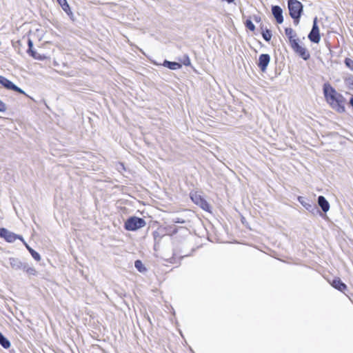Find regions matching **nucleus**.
<instances>
[{"instance_id":"obj_1","label":"nucleus","mask_w":353,"mask_h":353,"mask_svg":"<svg viewBox=\"0 0 353 353\" xmlns=\"http://www.w3.org/2000/svg\"><path fill=\"white\" fill-rule=\"evenodd\" d=\"M323 93L327 102L333 109L339 112L345 111V100L344 97L337 92L330 84H324Z\"/></svg>"},{"instance_id":"obj_2","label":"nucleus","mask_w":353,"mask_h":353,"mask_svg":"<svg viewBox=\"0 0 353 353\" xmlns=\"http://www.w3.org/2000/svg\"><path fill=\"white\" fill-rule=\"evenodd\" d=\"M288 9L290 15L294 19V23L298 25L303 12V5L297 0H288Z\"/></svg>"},{"instance_id":"obj_3","label":"nucleus","mask_w":353,"mask_h":353,"mask_svg":"<svg viewBox=\"0 0 353 353\" xmlns=\"http://www.w3.org/2000/svg\"><path fill=\"white\" fill-rule=\"evenodd\" d=\"M146 225L145 221L141 218L132 216L129 218L125 223V228L127 230L134 231Z\"/></svg>"},{"instance_id":"obj_4","label":"nucleus","mask_w":353,"mask_h":353,"mask_svg":"<svg viewBox=\"0 0 353 353\" xmlns=\"http://www.w3.org/2000/svg\"><path fill=\"white\" fill-rule=\"evenodd\" d=\"M290 46L294 51L304 60H307L310 58L309 52L305 47L299 43L298 40L292 41Z\"/></svg>"},{"instance_id":"obj_5","label":"nucleus","mask_w":353,"mask_h":353,"mask_svg":"<svg viewBox=\"0 0 353 353\" xmlns=\"http://www.w3.org/2000/svg\"><path fill=\"white\" fill-rule=\"evenodd\" d=\"M0 237L3 238L8 243H13L17 239L23 241V238L18 234H16L6 228H0Z\"/></svg>"},{"instance_id":"obj_6","label":"nucleus","mask_w":353,"mask_h":353,"mask_svg":"<svg viewBox=\"0 0 353 353\" xmlns=\"http://www.w3.org/2000/svg\"><path fill=\"white\" fill-rule=\"evenodd\" d=\"M308 38L311 41L315 43H318L320 41L321 37L319 33V28L317 26V17H315L314 19L313 26L311 32L308 35Z\"/></svg>"},{"instance_id":"obj_7","label":"nucleus","mask_w":353,"mask_h":353,"mask_svg":"<svg viewBox=\"0 0 353 353\" xmlns=\"http://www.w3.org/2000/svg\"><path fill=\"white\" fill-rule=\"evenodd\" d=\"M191 199L192 201L199 205L202 209L208 210L209 208V205L206 202L205 200H204L200 194H199L196 192L191 193L190 195Z\"/></svg>"},{"instance_id":"obj_8","label":"nucleus","mask_w":353,"mask_h":353,"mask_svg":"<svg viewBox=\"0 0 353 353\" xmlns=\"http://www.w3.org/2000/svg\"><path fill=\"white\" fill-rule=\"evenodd\" d=\"M270 61V56L268 54H262L259 56L257 65L262 72H265Z\"/></svg>"},{"instance_id":"obj_9","label":"nucleus","mask_w":353,"mask_h":353,"mask_svg":"<svg viewBox=\"0 0 353 353\" xmlns=\"http://www.w3.org/2000/svg\"><path fill=\"white\" fill-rule=\"evenodd\" d=\"M272 12L276 22L278 23H282L283 22L282 9L278 6H274L272 8Z\"/></svg>"},{"instance_id":"obj_10","label":"nucleus","mask_w":353,"mask_h":353,"mask_svg":"<svg viewBox=\"0 0 353 353\" xmlns=\"http://www.w3.org/2000/svg\"><path fill=\"white\" fill-rule=\"evenodd\" d=\"M10 264L12 269L18 270H22L25 263H23L19 259L10 258Z\"/></svg>"},{"instance_id":"obj_11","label":"nucleus","mask_w":353,"mask_h":353,"mask_svg":"<svg viewBox=\"0 0 353 353\" xmlns=\"http://www.w3.org/2000/svg\"><path fill=\"white\" fill-rule=\"evenodd\" d=\"M318 204L324 212H327L330 210V204L323 196H319Z\"/></svg>"},{"instance_id":"obj_12","label":"nucleus","mask_w":353,"mask_h":353,"mask_svg":"<svg viewBox=\"0 0 353 353\" xmlns=\"http://www.w3.org/2000/svg\"><path fill=\"white\" fill-rule=\"evenodd\" d=\"M5 83L6 84L4 85L3 87L6 88V89L12 90L16 91L19 93L26 94L25 92L23 90H21L20 88L17 87L10 80L8 79L6 83Z\"/></svg>"},{"instance_id":"obj_13","label":"nucleus","mask_w":353,"mask_h":353,"mask_svg":"<svg viewBox=\"0 0 353 353\" xmlns=\"http://www.w3.org/2000/svg\"><path fill=\"white\" fill-rule=\"evenodd\" d=\"M5 83L6 84L4 85L3 87L6 88V89L12 90L16 91L19 93L26 94L25 92L23 90H21L20 88L17 87L10 80L8 79L6 83Z\"/></svg>"},{"instance_id":"obj_14","label":"nucleus","mask_w":353,"mask_h":353,"mask_svg":"<svg viewBox=\"0 0 353 353\" xmlns=\"http://www.w3.org/2000/svg\"><path fill=\"white\" fill-rule=\"evenodd\" d=\"M163 65L172 70H176L181 68V63L177 62H172L167 60L164 61Z\"/></svg>"},{"instance_id":"obj_15","label":"nucleus","mask_w":353,"mask_h":353,"mask_svg":"<svg viewBox=\"0 0 353 353\" xmlns=\"http://www.w3.org/2000/svg\"><path fill=\"white\" fill-rule=\"evenodd\" d=\"M332 285L341 292H343L347 288L346 285L341 282L339 279H334Z\"/></svg>"},{"instance_id":"obj_16","label":"nucleus","mask_w":353,"mask_h":353,"mask_svg":"<svg viewBox=\"0 0 353 353\" xmlns=\"http://www.w3.org/2000/svg\"><path fill=\"white\" fill-rule=\"evenodd\" d=\"M57 2L61 6L62 9L67 13L68 15L70 17L72 16V12L66 0H59L57 1Z\"/></svg>"},{"instance_id":"obj_17","label":"nucleus","mask_w":353,"mask_h":353,"mask_svg":"<svg viewBox=\"0 0 353 353\" xmlns=\"http://www.w3.org/2000/svg\"><path fill=\"white\" fill-rule=\"evenodd\" d=\"M23 244L25 245L26 248L28 249V250L31 254L32 256L37 261H39L41 260L40 254L34 251L32 248H31L26 242L23 240Z\"/></svg>"},{"instance_id":"obj_18","label":"nucleus","mask_w":353,"mask_h":353,"mask_svg":"<svg viewBox=\"0 0 353 353\" xmlns=\"http://www.w3.org/2000/svg\"><path fill=\"white\" fill-rule=\"evenodd\" d=\"M285 32L286 36L288 37L290 43L292 44V41L296 40L295 39L296 37V33L291 28H287L285 30Z\"/></svg>"},{"instance_id":"obj_19","label":"nucleus","mask_w":353,"mask_h":353,"mask_svg":"<svg viewBox=\"0 0 353 353\" xmlns=\"http://www.w3.org/2000/svg\"><path fill=\"white\" fill-rule=\"evenodd\" d=\"M22 270H23L28 275L35 276L37 274V271L34 268L29 266L26 263H25Z\"/></svg>"},{"instance_id":"obj_20","label":"nucleus","mask_w":353,"mask_h":353,"mask_svg":"<svg viewBox=\"0 0 353 353\" xmlns=\"http://www.w3.org/2000/svg\"><path fill=\"white\" fill-rule=\"evenodd\" d=\"M298 201L299 203L307 210H312L313 209V205L310 204L309 203L306 202L303 197L299 196Z\"/></svg>"},{"instance_id":"obj_21","label":"nucleus","mask_w":353,"mask_h":353,"mask_svg":"<svg viewBox=\"0 0 353 353\" xmlns=\"http://www.w3.org/2000/svg\"><path fill=\"white\" fill-rule=\"evenodd\" d=\"M0 344L4 347V348H8L10 346V341L3 336V335L0 332Z\"/></svg>"},{"instance_id":"obj_22","label":"nucleus","mask_w":353,"mask_h":353,"mask_svg":"<svg viewBox=\"0 0 353 353\" xmlns=\"http://www.w3.org/2000/svg\"><path fill=\"white\" fill-rule=\"evenodd\" d=\"M262 36L265 41H269L272 38V32L270 30L266 29L265 30L263 31Z\"/></svg>"},{"instance_id":"obj_23","label":"nucleus","mask_w":353,"mask_h":353,"mask_svg":"<svg viewBox=\"0 0 353 353\" xmlns=\"http://www.w3.org/2000/svg\"><path fill=\"white\" fill-rule=\"evenodd\" d=\"M134 266L140 272H143L145 270V268L143 264L139 260H137L135 261Z\"/></svg>"},{"instance_id":"obj_24","label":"nucleus","mask_w":353,"mask_h":353,"mask_svg":"<svg viewBox=\"0 0 353 353\" xmlns=\"http://www.w3.org/2000/svg\"><path fill=\"white\" fill-rule=\"evenodd\" d=\"M345 63L347 68L353 70V60L350 58H346L345 59Z\"/></svg>"},{"instance_id":"obj_25","label":"nucleus","mask_w":353,"mask_h":353,"mask_svg":"<svg viewBox=\"0 0 353 353\" xmlns=\"http://www.w3.org/2000/svg\"><path fill=\"white\" fill-rule=\"evenodd\" d=\"M28 46H29L28 52L31 53V55L34 58H36L35 54H34V52L32 50V46H33V43H32V41L31 39H28Z\"/></svg>"},{"instance_id":"obj_26","label":"nucleus","mask_w":353,"mask_h":353,"mask_svg":"<svg viewBox=\"0 0 353 353\" xmlns=\"http://www.w3.org/2000/svg\"><path fill=\"white\" fill-rule=\"evenodd\" d=\"M246 27L250 30L251 31H254L255 29V26L253 23L250 20H247L245 22Z\"/></svg>"},{"instance_id":"obj_27","label":"nucleus","mask_w":353,"mask_h":353,"mask_svg":"<svg viewBox=\"0 0 353 353\" xmlns=\"http://www.w3.org/2000/svg\"><path fill=\"white\" fill-rule=\"evenodd\" d=\"M7 110V107L6 103H4L1 100H0V112H4Z\"/></svg>"},{"instance_id":"obj_28","label":"nucleus","mask_w":353,"mask_h":353,"mask_svg":"<svg viewBox=\"0 0 353 353\" xmlns=\"http://www.w3.org/2000/svg\"><path fill=\"white\" fill-rule=\"evenodd\" d=\"M183 63L185 65H190L191 64L190 59L188 56H185L184 59L183 61Z\"/></svg>"},{"instance_id":"obj_29","label":"nucleus","mask_w":353,"mask_h":353,"mask_svg":"<svg viewBox=\"0 0 353 353\" xmlns=\"http://www.w3.org/2000/svg\"><path fill=\"white\" fill-rule=\"evenodd\" d=\"M7 80H8V79H6V77L0 75V83L3 86H4V85L6 84L5 83H6Z\"/></svg>"},{"instance_id":"obj_30","label":"nucleus","mask_w":353,"mask_h":353,"mask_svg":"<svg viewBox=\"0 0 353 353\" xmlns=\"http://www.w3.org/2000/svg\"><path fill=\"white\" fill-rule=\"evenodd\" d=\"M254 20H255L256 21H257V22H258V21H260V17H254Z\"/></svg>"},{"instance_id":"obj_31","label":"nucleus","mask_w":353,"mask_h":353,"mask_svg":"<svg viewBox=\"0 0 353 353\" xmlns=\"http://www.w3.org/2000/svg\"><path fill=\"white\" fill-rule=\"evenodd\" d=\"M350 104L353 106V97L350 99Z\"/></svg>"}]
</instances>
